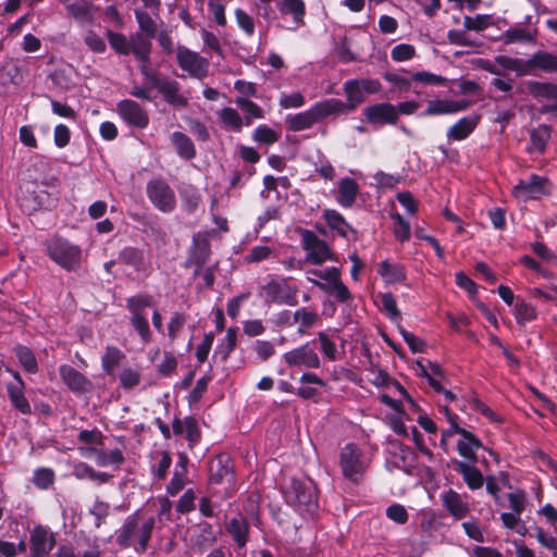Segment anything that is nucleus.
<instances>
[{
    "label": "nucleus",
    "instance_id": "obj_1",
    "mask_svg": "<svg viewBox=\"0 0 557 557\" xmlns=\"http://www.w3.org/2000/svg\"><path fill=\"white\" fill-rule=\"evenodd\" d=\"M152 38H148L139 32L131 35L132 48L131 54L135 59L143 63L140 66V73L143 74L146 83H149L152 87L162 95L165 102L173 107H186L188 99L180 94L181 85L177 81L171 79L168 76H160L158 73L148 70L147 64L150 61V53L152 49Z\"/></svg>",
    "mask_w": 557,
    "mask_h": 557
},
{
    "label": "nucleus",
    "instance_id": "obj_2",
    "mask_svg": "<svg viewBox=\"0 0 557 557\" xmlns=\"http://www.w3.org/2000/svg\"><path fill=\"white\" fill-rule=\"evenodd\" d=\"M156 517L144 518L140 510H136L116 530L115 542L120 547H133L136 553L144 554L148 549Z\"/></svg>",
    "mask_w": 557,
    "mask_h": 557
},
{
    "label": "nucleus",
    "instance_id": "obj_3",
    "mask_svg": "<svg viewBox=\"0 0 557 557\" xmlns=\"http://www.w3.org/2000/svg\"><path fill=\"white\" fill-rule=\"evenodd\" d=\"M347 101L336 98L326 99L334 114L348 113L357 109L366 100V94L373 95L382 90V84L374 78L348 79L343 86Z\"/></svg>",
    "mask_w": 557,
    "mask_h": 557
},
{
    "label": "nucleus",
    "instance_id": "obj_4",
    "mask_svg": "<svg viewBox=\"0 0 557 557\" xmlns=\"http://www.w3.org/2000/svg\"><path fill=\"white\" fill-rule=\"evenodd\" d=\"M284 497L301 516H313L318 510V490L310 479H290L284 487Z\"/></svg>",
    "mask_w": 557,
    "mask_h": 557
},
{
    "label": "nucleus",
    "instance_id": "obj_5",
    "mask_svg": "<svg viewBox=\"0 0 557 557\" xmlns=\"http://www.w3.org/2000/svg\"><path fill=\"white\" fill-rule=\"evenodd\" d=\"M208 485L212 494L222 493L226 497L236 490L234 463L228 454H219L210 460Z\"/></svg>",
    "mask_w": 557,
    "mask_h": 557
},
{
    "label": "nucleus",
    "instance_id": "obj_6",
    "mask_svg": "<svg viewBox=\"0 0 557 557\" xmlns=\"http://www.w3.org/2000/svg\"><path fill=\"white\" fill-rule=\"evenodd\" d=\"M125 308L129 312V324L137 333L143 344L152 341L147 309L153 307L154 298L147 293H138L126 298Z\"/></svg>",
    "mask_w": 557,
    "mask_h": 557
},
{
    "label": "nucleus",
    "instance_id": "obj_7",
    "mask_svg": "<svg viewBox=\"0 0 557 557\" xmlns=\"http://www.w3.org/2000/svg\"><path fill=\"white\" fill-rule=\"evenodd\" d=\"M46 255L67 272H75L82 264V248L67 239L54 236L45 243Z\"/></svg>",
    "mask_w": 557,
    "mask_h": 557
},
{
    "label": "nucleus",
    "instance_id": "obj_8",
    "mask_svg": "<svg viewBox=\"0 0 557 557\" xmlns=\"http://www.w3.org/2000/svg\"><path fill=\"white\" fill-rule=\"evenodd\" d=\"M371 460L363 450L355 443L346 444L339 451L338 463L343 476L351 483L362 482Z\"/></svg>",
    "mask_w": 557,
    "mask_h": 557
},
{
    "label": "nucleus",
    "instance_id": "obj_9",
    "mask_svg": "<svg viewBox=\"0 0 557 557\" xmlns=\"http://www.w3.org/2000/svg\"><path fill=\"white\" fill-rule=\"evenodd\" d=\"M212 231H199L193 235L191 244L187 249V257L183 267L185 269L194 268L191 277H198L200 268L208 265L211 257V237Z\"/></svg>",
    "mask_w": 557,
    "mask_h": 557
},
{
    "label": "nucleus",
    "instance_id": "obj_10",
    "mask_svg": "<svg viewBox=\"0 0 557 557\" xmlns=\"http://www.w3.org/2000/svg\"><path fill=\"white\" fill-rule=\"evenodd\" d=\"M146 194L152 206L163 213H171L176 208V196L172 187L162 177L147 182Z\"/></svg>",
    "mask_w": 557,
    "mask_h": 557
},
{
    "label": "nucleus",
    "instance_id": "obj_11",
    "mask_svg": "<svg viewBox=\"0 0 557 557\" xmlns=\"http://www.w3.org/2000/svg\"><path fill=\"white\" fill-rule=\"evenodd\" d=\"M333 114L334 112L330 107L327 100H323L317 102L309 110L287 117L286 123L288 125L289 131L301 132L312 127L315 123Z\"/></svg>",
    "mask_w": 557,
    "mask_h": 557
},
{
    "label": "nucleus",
    "instance_id": "obj_12",
    "mask_svg": "<svg viewBox=\"0 0 557 557\" xmlns=\"http://www.w3.org/2000/svg\"><path fill=\"white\" fill-rule=\"evenodd\" d=\"M295 232L301 236V245L307 251L308 261L320 265L326 260L333 259V253L329 245L324 240L320 239L313 231L298 226L295 228Z\"/></svg>",
    "mask_w": 557,
    "mask_h": 557
},
{
    "label": "nucleus",
    "instance_id": "obj_13",
    "mask_svg": "<svg viewBox=\"0 0 557 557\" xmlns=\"http://www.w3.org/2000/svg\"><path fill=\"white\" fill-rule=\"evenodd\" d=\"M55 545V534L49 527L38 523L29 530L30 557H48Z\"/></svg>",
    "mask_w": 557,
    "mask_h": 557
},
{
    "label": "nucleus",
    "instance_id": "obj_14",
    "mask_svg": "<svg viewBox=\"0 0 557 557\" xmlns=\"http://www.w3.org/2000/svg\"><path fill=\"white\" fill-rule=\"evenodd\" d=\"M116 113L128 126L143 129L149 124L147 111L135 100H120L116 103Z\"/></svg>",
    "mask_w": 557,
    "mask_h": 557
},
{
    "label": "nucleus",
    "instance_id": "obj_15",
    "mask_svg": "<svg viewBox=\"0 0 557 557\" xmlns=\"http://www.w3.org/2000/svg\"><path fill=\"white\" fill-rule=\"evenodd\" d=\"M176 60L180 67L194 77L203 78L208 75V61L185 46L177 47Z\"/></svg>",
    "mask_w": 557,
    "mask_h": 557
},
{
    "label": "nucleus",
    "instance_id": "obj_16",
    "mask_svg": "<svg viewBox=\"0 0 557 557\" xmlns=\"http://www.w3.org/2000/svg\"><path fill=\"white\" fill-rule=\"evenodd\" d=\"M265 297L271 302L284 304L288 306H296L297 287L288 284L287 280H272L262 287Z\"/></svg>",
    "mask_w": 557,
    "mask_h": 557
},
{
    "label": "nucleus",
    "instance_id": "obj_17",
    "mask_svg": "<svg viewBox=\"0 0 557 557\" xmlns=\"http://www.w3.org/2000/svg\"><path fill=\"white\" fill-rule=\"evenodd\" d=\"M283 359L288 367H306L310 369L321 367V360L310 343L285 352Z\"/></svg>",
    "mask_w": 557,
    "mask_h": 557
},
{
    "label": "nucleus",
    "instance_id": "obj_18",
    "mask_svg": "<svg viewBox=\"0 0 557 557\" xmlns=\"http://www.w3.org/2000/svg\"><path fill=\"white\" fill-rule=\"evenodd\" d=\"M363 116L371 125H395L398 122L397 109L389 102L375 103L364 108Z\"/></svg>",
    "mask_w": 557,
    "mask_h": 557
},
{
    "label": "nucleus",
    "instance_id": "obj_19",
    "mask_svg": "<svg viewBox=\"0 0 557 557\" xmlns=\"http://www.w3.org/2000/svg\"><path fill=\"white\" fill-rule=\"evenodd\" d=\"M61 2L65 7L67 15L76 23L79 25H94L95 12L99 9L98 5H95L87 0H61Z\"/></svg>",
    "mask_w": 557,
    "mask_h": 557
},
{
    "label": "nucleus",
    "instance_id": "obj_20",
    "mask_svg": "<svg viewBox=\"0 0 557 557\" xmlns=\"http://www.w3.org/2000/svg\"><path fill=\"white\" fill-rule=\"evenodd\" d=\"M442 505L447 512L456 520H461L470 512V505L467 502V495H460L455 490L445 491L442 496Z\"/></svg>",
    "mask_w": 557,
    "mask_h": 557
},
{
    "label": "nucleus",
    "instance_id": "obj_21",
    "mask_svg": "<svg viewBox=\"0 0 557 557\" xmlns=\"http://www.w3.org/2000/svg\"><path fill=\"white\" fill-rule=\"evenodd\" d=\"M59 374L70 391L76 394H84L91 389L90 380L70 364H61Z\"/></svg>",
    "mask_w": 557,
    "mask_h": 557
},
{
    "label": "nucleus",
    "instance_id": "obj_22",
    "mask_svg": "<svg viewBox=\"0 0 557 557\" xmlns=\"http://www.w3.org/2000/svg\"><path fill=\"white\" fill-rule=\"evenodd\" d=\"M547 185V178L532 174L529 180H521L518 185L515 186L513 193L517 197H522L524 199H537L542 195L548 194L546 190Z\"/></svg>",
    "mask_w": 557,
    "mask_h": 557
},
{
    "label": "nucleus",
    "instance_id": "obj_23",
    "mask_svg": "<svg viewBox=\"0 0 557 557\" xmlns=\"http://www.w3.org/2000/svg\"><path fill=\"white\" fill-rule=\"evenodd\" d=\"M458 434L461 435V440L457 443V450L461 457L466 459L467 463L475 465L478 462V456L475 450L483 448V444L479 437L472 432L463 429L457 430Z\"/></svg>",
    "mask_w": 557,
    "mask_h": 557
},
{
    "label": "nucleus",
    "instance_id": "obj_24",
    "mask_svg": "<svg viewBox=\"0 0 557 557\" xmlns=\"http://www.w3.org/2000/svg\"><path fill=\"white\" fill-rule=\"evenodd\" d=\"M117 261L131 267L136 272H145L148 269V261L143 249L126 246L120 250Z\"/></svg>",
    "mask_w": 557,
    "mask_h": 557
},
{
    "label": "nucleus",
    "instance_id": "obj_25",
    "mask_svg": "<svg viewBox=\"0 0 557 557\" xmlns=\"http://www.w3.org/2000/svg\"><path fill=\"white\" fill-rule=\"evenodd\" d=\"M182 209L187 214H194L202 203L200 190L191 184H183L178 188Z\"/></svg>",
    "mask_w": 557,
    "mask_h": 557
},
{
    "label": "nucleus",
    "instance_id": "obj_26",
    "mask_svg": "<svg viewBox=\"0 0 557 557\" xmlns=\"http://www.w3.org/2000/svg\"><path fill=\"white\" fill-rule=\"evenodd\" d=\"M454 469L462 475L463 481L470 490L482 487L484 478L479 469L472 463L461 460H453Z\"/></svg>",
    "mask_w": 557,
    "mask_h": 557
},
{
    "label": "nucleus",
    "instance_id": "obj_27",
    "mask_svg": "<svg viewBox=\"0 0 557 557\" xmlns=\"http://www.w3.org/2000/svg\"><path fill=\"white\" fill-rule=\"evenodd\" d=\"M479 115L465 116L460 119L451 127L448 128L447 138L449 140L466 139L474 131L479 124Z\"/></svg>",
    "mask_w": 557,
    "mask_h": 557
},
{
    "label": "nucleus",
    "instance_id": "obj_28",
    "mask_svg": "<svg viewBox=\"0 0 557 557\" xmlns=\"http://www.w3.org/2000/svg\"><path fill=\"white\" fill-rule=\"evenodd\" d=\"M377 273L387 284L401 283L407 278V271L403 264L392 263L387 260L379 264Z\"/></svg>",
    "mask_w": 557,
    "mask_h": 557
},
{
    "label": "nucleus",
    "instance_id": "obj_29",
    "mask_svg": "<svg viewBox=\"0 0 557 557\" xmlns=\"http://www.w3.org/2000/svg\"><path fill=\"white\" fill-rule=\"evenodd\" d=\"M359 193V185L351 177H344L338 182V196L337 202L345 207H351Z\"/></svg>",
    "mask_w": 557,
    "mask_h": 557
},
{
    "label": "nucleus",
    "instance_id": "obj_30",
    "mask_svg": "<svg viewBox=\"0 0 557 557\" xmlns=\"http://www.w3.org/2000/svg\"><path fill=\"white\" fill-rule=\"evenodd\" d=\"M171 143L175 147L176 153L184 160H191L196 157V148L193 140L182 132H174L171 135Z\"/></svg>",
    "mask_w": 557,
    "mask_h": 557
},
{
    "label": "nucleus",
    "instance_id": "obj_31",
    "mask_svg": "<svg viewBox=\"0 0 557 557\" xmlns=\"http://www.w3.org/2000/svg\"><path fill=\"white\" fill-rule=\"evenodd\" d=\"M216 542V534L212 527V524L208 522H202L198 525V531L194 535V546L200 550L205 552L208 548L212 547Z\"/></svg>",
    "mask_w": 557,
    "mask_h": 557
},
{
    "label": "nucleus",
    "instance_id": "obj_32",
    "mask_svg": "<svg viewBox=\"0 0 557 557\" xmlns=\"http://www.w3.org/2000/svg\"><path fill=\"white\" fill-rule=\"evenodd\" d=\"M529 69H540L544 72H557V55L546 52H535L527 62Z\"/></svg>",
    "mask_w": 557,
    "mask_h": 557
},
{
    "label": "nucleus",
    "instance_id": "obj_33",
    "mask_svg": "<svg viewBox=\"0 0 557 557\" xmlns=\"http://www.w3.org/2000/svg\"><path fill=\"white\" fill-rule=\"evenodd\" d=\"M25 387L22 384L18 386L7 385V393L11 405L21 413L29 416L32 414V407L25 397Z\"/></svg>",
    "mask_w": 557,
    "mask_h": 557
},
{
    "label": "nucleus",
    "instance_id": "obj_34",
    "mask_svg": "<svg viewBox=\"0 0 557 557\" xmlns=\"http://www.w3.org/2000/svg\"><path fill=\"white\" fill-rule=\"evenodd\" d=\"M73 475L77 480L98 481L99 484L107 483L112 479V475L107 472H98L86 462H78L73 468Z\"/></svg>",
    "mask_w": 557,
    "mask_h": 557
},
{
    "label": "nucleus",
    "instance_id": "obj_35",
    "mask_svg": "<svg viewBox=\"0 0 557 557\" xmlns=\"http://www.w3.org/2000/svg\"><path fill=\"white\" fill-rule=\"evenodd\" d=\"M527 89L536 99L557 100V84L555 83L530 81L527 83Z\"/></svg>",
    "mask_w": 557,
    "mask_h": 557
},
{
    "label": "nucleus",
    "instance_id": "obj_36",
    "mask_svg": "<svg viewBox=\"0 0 557 557\" xmlns=\"http://www.w3.org/2000/svg\"><path fill=\"white\" fill-rule=\"evenodd\" d=\"M323 218L333 231H336L342 237H347L348 231L356 234V231L346 222L345 218L336 210L326 209L323 212Z\"/></svg>",
    "mask_w": 557,
    "mask_h": 557
},
{
    "label": "nucleus",
    "instance_id": "obj_37",
    "mask_svg": "<svg viewBox=\"0 0 557 557\" xmlns=\"http://www.w3.org/2000/svg\"><path fill=\"white\" fill-rule=\"evenodd\" d=\"M550 138V127L547 125H540L533 128L530 133V147L529 152L537 151L543 153L546 149L547 141Z\"/></svg>",
    "mask_w": 557,
    "mask_h": 557
},
{
    "label": "nucleus",
    "instance_id": "obj_38",
    "mask_svg": "<svg viewBox=\"0 0 557 557\" xmlns=\"http://www.w3.org/2000/svg\"><path fill=\"white\" fill-rule=\"evenodd\" d=\"M123 359H125V354L120 348L108 345L101 357L102 370L107 374H112Z\"/></svg>",
    "mask_w": 557,
    "mask_h": 557
},
{
    "label": "nucleus",
    "instance_id": "obj_39",
    "mask_svg": "<svg viewBox=\"0 0 557 557\" xmlns=\"http://www.w3.org/2000/svg\"><path fill=\"white\" fill-rule=\"evenodd\" d=\"M311 281L324 293L333 295L339 302L345 304L352 298L351 293L342 281H337L336 284H325L314 280Z\"/></svg>",
    "mask_w": 557,
    "mask_h": 557
},
{
    "label": "nucleus",
    "instance_id": "obj_40",
    "mask_svg": "<svg viewBox=\"0 0 557 557\" xmlns=\"http://www.w3.org/2000/svg\"><path fill=\"white\" fill-rule=\"evenodd\" d=\"M319 321V314L315 311L300 308L293 313V322H299L297 333L306 334L308 329L312 327Z\"/></svg>",
    "mask_w": 557,
    "mask_h": 557
},
{
    "label": "nucleus",
    "instance_id": "obj_41",
    "mask_svg": "<svg viewBox=\"0 0 557 557\" xmlns=\"http://www.w3.org/2000/svg\"><path fill=\"white\" fill-rule=\"evenodd\" d=\"M14 354L26 372L32 374L38 372L37 359L29 347L24 345H16L14 347Z\"/></svg>",
    "mask_w": 557,
    "mask_h": 557
},
{
    "label": "nucleus",
    "instance_id": "obj_42",
    "mask_svg": "<svg viewBox=\"0 0 557 557\" xmlns=\"http://www.w3.org/2000/svg\"><path fill=\"white\" fill-rule=\"evenodd\" d=\"M106 37L108 38L109 45L114 50V52L125 57L131 54V37L127 38L124 34L113 32L111 29L106 30Z\"/></svg>",
    "mask_w": 557,
    "mask_h": 557
},
{
    "label": "nucleus",
    "instance_id": "obj_43",
    "mask_svg": "<svg viewBox=\"0 0 557 557\" xmlns=\"http://www.w3.org/2000/svg\"><path fill=\"white\" fill-rule=\"evenodd\" d=\"M278 10L283 15H292L294 22L304 23L306 7L302 0H282Z\"/></svg>",
    "mask_w": 557,
    "mask_h": 557
},
{
    "label": "nucleus",
    "instance_id": "obj_44",
    "mask_svg": "<svg viewBox=\"0 0 557 557\" xmlns=\"http://www.w3.org/2000/svg\"><path fill=\"white\" fill-rule=\"evenodd\" d=\"M91 450L96 454L97 465L101 467H107L111 465L120 466L125 460L122 450H120L119 448H115L109 453L95 448H91Z\"/></svg>",
    "mask_w": 557,
    "mask_h": 557
},
{
    "label": "nucleus",
    "instance_id": "obj_45",
    "mask_svg": "<svg viewBox=\"0 0 557 557\" xmlns=\"http://www.w3.org/2000/svg\"><path fill=\"white\" fill-rule=\"evenodd\" d=\"M219 120L226 129L239 132L242 128V117L233 108H223L219 113Z\"/></svg>",
    "mask_w": 557,
    "mask_h": 557
},
{
    "label": "nucleus",
    "instance_id": "obj_46",
    "mask_svg": "<svg viewBox=\"0 0 557 557\" xmlns=\"http://www.w3.org/2000/svg\"><path fill=\"white\" fill-rule=\"evenodd\" d=\"M55 474L51 468L40 467L34 471L33 484L39 490H48L54 484Z\"/></svg>",
    "mask_w": 557,
    "mask_h": 557
},
{
    "label": "nucleus",
    "instance_id": "obj_47",
    "mask_svg": "<svg viewBox=\"0 0 557 557\" xmlns=\"http://www.w3.org/2000/svg\"><path fill=\"white\" fill-rule=\"evenodd\" d=\"M135 17L140 29L139 33L146 35L148 38L157 36V24L146 11L136 10Z\"/></svg>",
    "mask_w": 557,
    "mask_h": 557
},
{
    "label": "nucleus",
    "instance_id": "obj_48",
    "mask_svg": "<svg viewBox=\"0 0 557 557\" xmlns=\"http://www.w3.org/2000/svg\"><path fill=\"white\" fill-rule=\"evenodd\" d=\"M536 309L532 305L524 300L517 301L515 306V317L518 324L524 325L527 322L536 319Z\"/></svg>",
    "mask_w": 557,
    "mask_h": 557
},
{
    "label": "nucleus",
    "instance_id": "obj_49",
    "mask_svg": "<svg viewBox=\"0 0 557 557\" xmlns=\"http://www.w3.org/2000/svg\"><path fill=\"white\" fill-rule=\"evenodd\" d=\"M261 503V495L258 491L250 492L246 499V524L248 521L259 523V507Z\"/></svg>",
    "mask_w": 557,
    "mask_h": 557
},
{
    "label": "nucleus",
    "instance_id": "obj_50",
    "mask_svg": "<svg viewBox=\"0 0 557 557\" xmlns=\"http://www.w3.org/2000/svg\"><path fill=\"white\" fill-rule=\"evenodd\" d=\"M225 530L237 543L238 547H244V518L240 515L227 521Z\"/></svg>",
    "mask_w": 557,
    "mask_h": 557
},
{
    "label": "nucleus",
    "instance_id": "obj_51",
    "mask_svg": "<svg viewBox=\"0 0 557 557\" xmlns=\"http://www.w3.org/2000/svg\"><path fill=\"white\" fill-rule=\"evenodd\" d=\"M237 341V330L230 327L223 341L216 346L215 355H221L222 360H225L230 352L234 350Z\"/></svg>",
    "mask_w": 557,
    "mask_h": 557
},
{
    "label": "nucleus",
    "instance_id": "obj_52",
    "mask_svg": "<svg viewBox=\"0 0 557 557\" xmlns=\"http://www.w3.org/2000/svg\"><path fill=\"white\" fill-rule=\"evenodd\" d=\"M424 115H441V114H453L451 100L448 99H436L428 102Z\"/></svg>",
    "mask_w": 557,
    "mask_h": 557
},
{
    "label": "nucleus",
    "instance_id": "obj_53",
    "mask_svg": "<svg viewBox=\"0 0 557 557\" xmlns=\"http://www.w3.org/2000/svg\"><path fill=\"white\" fill-rule=\"evenodd\" d=\"M503 40L505 44H512L517 41L533 42L535 38L530 34L529 30L521 27H513L504 32Z\"/></svg>",
    "mask_w": 557,
    "mask_h": 557
},
{
    "label": "nucleus",
    "instance_id": "obj_54",
    "mask_svg": "<svg viewBox=\"0 0 557 557\" xmlns=\"http://www.w3.org/2000/svg\"><path fill=\"white\" fill-rule=\"evenodd\" d=\"M491 25V15L478 14L474 17L466 16L463 26L468 30L482 32Z\"/></svg>",
    "mask_w": 557,
    "mask_h": 557
},
{
    "label": "nucleus",
    "instance_id": "obj_55",
    "mask_svg": "<svg viewBox=\"0 0 557 557\" xmlns=\"http://www.w3.org/2000/svg\"><path fill=\"white\" fill-rule=\"evenodd\" d=\"M186 323V315L181 312H173L168 323V336L171 341L177 338Z\"/></svg>",
    "mask_w": 557,
    "mask_h": 557
},
{
    "label": "nucleus",
    "instance_id": "obj_56",
    "mask_svg": "<svg viewBox=\"0 0 557 557\" xmlns=\"http://www.w3.org/2000/svg\"><path fill=\"white\" fill-rule=\"evenodd\" d=\"M398 330H399V333L401 334L404 341L407 343V345L409 346L410 350L416 354V352H423L426 348V343L417 337L414 334L408 332L407 330H405L401 325H398Z\"/></svg>",
    "mask_w": 557,
    "mask_h": 557
},
{
    "label": "nucleus",
    "instance_id": "obj_57",
    "mask_svg": "<svg viewBox=\"0 0 557 557\" xmlns=\"http://www.w3.org/2000/svg\"><path fill=\"white\" fill-rule=\"evenodd\" d=\"M318 339L320 342L323 355L329 360L335 361L337 359V349L335 343L324 332L318 333Z\"/></svg>",
    "mask_w": 557,
    "mask_h": 557
},
{
    "label": "nucleus",
    "instance_id": "obj_58",
    "mask_svg": "<svg viewBox=\"0 0 557 557\" xmlns=\"http://www.w3.org/2000/svg\"><path fill=\"white\" fill-rule=\"evenodd\" d=\"M381 302L383 310L392 320H400V312L397 308V302L392 293H384L381 295Z\"/></svg>",
    "mask_w": 557,
    "mask_h": 557
},
{
    "label": "nucleus",
    "instance_id": "obj_59",
    "mask_svg": "<svg viewBox=\"0 0 557 557\" xmlns=\"http://www.w3.org/2000/svg\"><path fill=\"white\" fill-rule=\"evenodd\" d=\"M210 381H211V377L207 376V375L198 379V381L196 382V385L190 391V393L187 397L189 404H197L201 400L203 394L208 389V385H209Z\"/></svg>",
    "mask_w": 557,
    "mask_h": 557
},
{
    "label": "nucleus",
    "instance_id": "obj_60",
    "mask_svg": "<svg viewBox=\"0 0 557 557\" xmlns=\"http://www.w3.org/2000/svg\"><path fill=\"white\" fill-rule=\"evenodd\" d=\"M195 500H196V495H195L194 490L188 488L187 491H185V493L180 497V499L177 502V505H176L177 512H180L182 515H186V513L193 511L196 507Z\"/></svg>",
    "mask_w": 557,
    "mask_h": 557
},
{
    "label": "nucleus",
    "instance_id": "obj_61",
    "mask_svg": "<svg viewBox=\"0 0 557 557\" xmlns=\"http://www.w3.org/2000/svg\"><path fill=\"white\" fill-rule=\"evenodd\" d=\"M393 220L395 221L394 226V235L399 242H406L410 237V225L409 223L399 214L396 213L393 215Z\"/></svg>",
    "mask_w": 557,
    "mask_h": 557
},
{
    "label": "nucleus",
    "instance_id": "obj_62",
    "mask_svg": "<svg viewBox=\"0 0 557 557\" xmlns=\"http://www.w3.org/2000/svg\"><path fill=\"white\" fill-rule=\"evenodd\" d=\"M416 54L413 46L408 44H399L392 49L391 55L394 61L403 62L412 59Z\"/></svg>",
    "mask_w": 557,
    "mask_h": 557
},
{
    "label": "nucleus",
    "instance_id": "obj_63",
    "mask_svg": "<svg viewBox=\"0 0 557 557\" xmlns=\"http://www.w3.org/2000/svg\"><path fill=\"white\" fill-rule=\"evenodd\" d=\"M508 502L511 512L521 515L527 505L525 493L522 490H517L508 494Z\"/></svg>",
    "mask_w": 557,
    "mask_h": 557
},
{
    "label": "nucleus",
    "instance_id": "obj_64",
    "mask_svg": "<svg viewBox=\"0 0 557 557\" xmlns=\"http://www.w3.org/2000/svg\"><path fill=\"white\" fill-rule=\"evenodd\" d=\"M252 137L256 141L265 145H272L278 140L277 133L268 126H259Z\"/></svg>",
    "mask_w": 557,
    "mask_h": 557
}]
</instances>
